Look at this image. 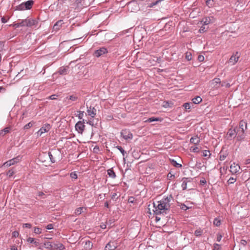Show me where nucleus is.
<instances>
[{
  "label": "nucleus",
  "mask_w": 250,
  "mask_h": 250,
  "mask_svg": "<svg viewBox=\"0 0 250 250\" xmlns=\"http://www.w3.org/2000/svg\"><path fill=\"white\" fill-rule=\"evenodd\" d=\"M12 26L13 27H14L15 28H18V27H23V25H21V21L20 22H17V23H14L12 24Z\"/></svg>",
  "instance_id": "40"
},
{
  "label": "nucleus",
  "mask_w": 250,
  "mask_h": 250,
  "mask_svg": "<svg viewBox=\"0 0 250 250\" xmlns=\"http://www.w3.org/2000/svg\"><path fill=\"white\" fill-rule=\"evenodd\" d=\"M89 4L88 0H76L75 4L76 5L75 9L80 10L84 7H86Z\"/></svg>",
  "instance_id": "4"
},
{
  "label": "nucleus",
  "mask_w": 250,
  "mask_h": 250,
  "mask_svg": "<svg viewBox=\"0 0 250 250\" xmlns=\"http://www.w3.org/2000/svg\"><path fill=\"white\" fill-rule=\"evenodd\" d=\"M235 127L233 129H229L227 133L228 139L230 140L232 138L236 137L237 133L236 132Z\"/></svg>",
  "instance_id": "13"
},
{
  "label": "nucleus",
  "mask_w": 250,
  "mask_h": 250,
  "mask_svg": "<svg viewBox=\"0 0 250 250\" xmlns=\"http://www.w3.org/2000/svg\"><path fill=\"white\" fill-rule=\"evenodd\" d=\"M190 150L191 152H198L199 151V149L197 146H191L190 148Z\"/></svg>",
  "instance_id": "41"
},
{
  "label": "nucleus",
  "mask_w": 250,
  "mask_h": 250,
  "mask_svg": "<svg viewBox=\"0 0 250 250\" xmlns=\"http://www.w3.org/2000/svg\"><path fill=\"white\" fill-rule=\"evenodd\" d=\"M65 99L71 100L72 101H75L78 99V97L75 95H71L69 97H66Z\"/></svg>",
  "instance_id": "31"
},
{
  "label": "nucleus",
  "mask_w": 250,
  "mask_h": 250,
  "mask_svg": "<svg viewBox=\"0 0 250 250\" xmlns=\"http://www.w3.org/2000/svg\"><path fill=\"white\" fill-rule=\"evenodd\" d=\"M12 161H10V160L7 161L5 163H4L3 166H5V167H8L12 165V163H11Z\"/></svg>",
  "instance_id": "51"
},
{
  "label": "nucleus",
  "mask_w": 250,
  "mask_h": 250,
  "mask_svg": "<svg viewBox=\"0 0 250 250\" xmlns=\"http://www.w3.org/2000/svg\"><path fill=\"white\" fill-rule=\"evenodd\" d=\"M34 124V123L33 121L29 122V123H28L27 124L25 125L24 126V127H23L24 129H28L30 128V127H31L33 126Z\"/></svg>",
  "instance_id": "30"
},
{
  "label": "nucleus",
  "mask_w": 250,
  "mask_h": 250,
  "mask_svg": "<svg viewBox=\"0 0 250 250\" xmlns=\"http://www.w3.org/2000/svg\"><path fill=\"white\" fill-rule=\"evenodd\" d=\"M12 161H10V160L7 161L5 163H4L3 166H5V167H8L12 165V163H11Z\"/></svg>",
  "instance_id": "50"
},
{
  "label": "nucleus",
  "mask_w": 250,
  "mask_h": 250,
  "mask_svg": "<svg viewBox=\"0 0 250 250\" xmlns=\"http://www.w3.org/2000/svg\"><path fill=\"white\" fill-rule=\"evenodd\" d=\"M85 246L86 249L90 250L92 248L93 245L90 241H87L86 242Z\"/></svg>",
  "instance_id": "33"
},
{
  "label": "nucleus",
  "mask_w": 250,
  "mask_h": 250,
  "mask_svg": "<svg viewBox=\"0 0 250 250\" xmlns=\"http://www.w3.org/2000/svg\"><path fill=\"white\" fill-rule=\"evenodd\" d=\"M15 9L16 10H26L24 7V4L22 2V3L20 4V5L16 6Z\"/></svg>",
  "instance_id": "27"
},
{
  "label": "nucleus",
  "mask_w": 250,
  "mask_h": 250,
  "mask_svg": "<svg viewBox=\"0 0 250 250\" xmlns=\"http://www.w3.org/2000/svg\"><path fill=\"white\" fill-rule=\"evenodd\" d=\"M238 128L242 129V130H246L247 129V122L244 120L241 121Z\"/></svg>",
  "instance_id": "19"
},
{
  "label": "nucleus",
  "mask_w": 250,
  "mask_h": 250,
  "mask_svg": "<svg viewBox=\"0 0 250 250\" xmlns=\"http://www.w3.org/2000/svg\"><path fill=\"white\" fill-rule=\"evenodd\" d=\"M34 232L36 234H40L42 233V229L38 227H35L34 228Z\"/></svg>",
  "instance_id": "39"
},
{
  "label": "nucleus",
  "mask_w": 250,
  "mask_h": 250,
  "mask_svg": "<svg viewBox=\"0 0 250 250\" xmlns=\"http://www.w3.org/2000/svg\"><path fill=\"white\" fill-rule=\"evenodd\" d=\"M116 148L120 150V151L122 153V155L123 156H125V151L124 150V149L121 146H117Z\"/></svg>",
  "instance_id": "46"
},
{
  "label": "nucleus",
  "mask_w": 250,
  "mask_h": 250,
  "mask_svg": "<svg viewBox=\"0 0 250 250\" xmlns=\"http://www.w3.org/2000/svg\"><path fill=\"white\" fill-rule=\"evenodd\" d=\"M45 228L47 229H48V230L53 229V225L52 224H48V225H47L45 227Z\"/></svg>",
  "instance_id": "59"
},
{
  "label": "nucleus",
  "mask_w": 250,
  "mask_h": 250,
  "mask_svg": "<svg viewBox=\"0 0 250 250\" xmlns=\"http://www.w3.org/2000/svg\"><path fill=\"white\" fill-rule=\"evenodd\" d=\"M221 86H225L227 88H229L230 86V84L229 83L226 82H223L221 83Z\"/></svg>",
  "instance_id": "44"
},
{
  "label": "nucleus",
  "mask_w": 250,
  "mask_h": 250,
  "mask_svg": "<svg viewBox=\"0 0 250 250\" xmlns=\"http://www.w3.org/2000/svg\"><path fill=\"white\" fill-rule=\"evenodd\" d=\"M14 174V172L12 170L10 169L7 173V175L9 176V177H12Z\"/></svg>",
  "instance_id": "49"
},
{
  "label": "nucleus",
  "mask_w": 250,
  "mask_h": 250,
  "mask_svg": "<svg viewBox=\"0 0 250 250\" xmlns=\"http://www.w3.org/2000/svg\"><path fill=\"white\" fill-rule=\"evenodd\" d=\"M200 142V138L197 135L191 137L190 139V143L194 145H198Z\"/></svg>",
  "instance_id": "20"
},
{
  "label": "nucleus",
  "mask_w": 250,
  "mask_h": 250,
  "mask_svg": "<svg viewBox=\"0 0 250 250\" xmlns=\"http://www.w3.org/2000/svg\"><path fill=\"white\" fill-rule=\"evenodd\" d=\"M85 125H84V120L83 121L78 122L75 125L76 130L80 134H82L84 129Z\"/></svg>",
  "instance_id": "7"
},
{
  "label": "nucleus",
  "mask_w": 250,
  "mask_h": 250,
  "mask_svg": "<svg viewBox=\"0 0 250 250\" xmlns=\"http://www.w3.org/2000/svg\"><path fill=\"white\" fill-rule=\"evenodd\" d=\"M220 248V245L218 244H214V247H213V250H219V249Z\"/></svg>",
  "instance_id": "57"
},
{
  "label": "nucleus",
  "mask_w": 250,
  "mask_h": 250,
  "mask_svg": "<svg viewBox=\"0 0 250 250\" xmlns=\"http://www.w3.org/2000/svg\"><path fill=\"white\" fill-rule=\"evenodd\" d=\"M202 233H203V230H202L201 229L196 230L194 232V234L197 237L201 236Z\"/></svg>",
  "instance_id": "29"
},
{
  "label": "nucleus",
  "mask_w": 250,
  "mask_h": 250,
  "mask_svg": "<svg viewBox=\"0 0 250 250\" xmlns=\"http://www.w3.org/2000/svg\"><path fill=\"white\" fill-rule=\"evenodd\" d=\"M227 154H221L220 156V161H224L225 158L227 157Z\"/></svg>",
  "instance_id": "55"
},
{
  "label": "nucleus",
  "mask_w": 250,
  "mask_h": 250,
  "mask_svg": "<svg viewBox=\"0 0 250 250\" xmlns=\"http://www.w3.org/2000/svg\"><path fill=\"white\" fill-rule=\"evenodd\" d=\"M204 56L202 55H199L198 57V60L200 62H203L204 60Z\"/></svg>",
  "instance_id": "52"
},
{
  "label": "nucleus",
  "mask_w": 250,
  "mask_h": 250,
  "mask_svg": "<svg viewBox=\"0 0 250 250\" xmlns=\"http://www.w3.org/2000/svg\"><path fill=\"white\" fill-rule=\"evenodd\" d=\"M236 132L237 133L236 138L238 141H241L245 137V131L238 128L237 126L235 127Z\"/></svg>",
  "instance_id": "6"
},
{
  "label": "nucleus",
  "mask_w": 250,
  "mask_h": 250,
  "mask_svg": "<svg viewBox=\"0 0 250 250\" xmlns=\"http://www.w3.org/2000/svg\"><path fill=\"white\" fill-rule=\"evenodd\" d=\"M83 111H79V114H78V117L80 119H82L83 118Z\"/></svg>",
  "instance_id": "58"
},
{
  "label": "nucleus",
  "mask_w": 250,
  "mask_h": 250,
  "mask_svg": "<svg viewBox=\"0 0 250 250\" xmlns=\"http://www.w3.org/2000/svg\"><path fill=\"white\" fill-rule=\"evenodd\" d=\"M121 135L125 140L132 138V134L127 130H123L121 132Z\"/></svg>",
  "instance_id": "11"
},
{
  "label": "nucleus",
  "mask_w": 250,
  "mask_h": 250,
  "mask_svg": "<svg viewBox=\"0 0 250 250\" xmlns=\"http://www.w3.org/2000/svg\"><path fill=\"white\" fill-rule=\"evenodd\" d=\"M70 177H71V178L74 179H76L78 178L77 174L76 173V172H71L70 173Z\"/></svg>",
  "instance_id": "47"
},
{
  "label": "nucleus",
  "mask_w": 250,
  "mask_h": 250,
  "mask_svg": "<svg viewBox=\"0 0 250 250\" xmlns=\"http://www.w3.org/2000/svg\"><path fill=\"white\" fill-rule=\"evenodd\" d=\"M96 109L94 107L91 108L90 106L89 109H87V113L89 116H90L91 117H94L96 115Z\"/></svg>",
  "instance_id": "22"
},
{
  "label": "nucleus",
  "mask_w": 250,
  "mask_h": 250,
  "mask_svg": "<svg viewBox=\"0 0 250 250\" xmlns=\"http://www.w3.org/2000/svg\"><path fill=\"white\" fill-rule=\"evenodd\" d=\"M239 56H238V52H236L235 54H233L229 59V62L231 63L232 64H234L236 63L238 60Z\"/></svg>",
  "instance_id": "14"
},
{
  "label": "nucleus",
  "mask_w": 250,
  "mask_h": 250,
  "mask_svg": "<svg viewBox=\"0 0 250 250\" xmlns=\"http://www.w3.org/2000/svg\"><path fill=\"white\" fill-rule=\"evenodd\" d=\"M240 169V167L238 165L235 164V163H233V164L231 165L230 167V171L232 173H236L237 172H239Z\"/></svg>",
  "instance_id": "16"
},
{
  "label": "nucleus",
  "mask_w": 250,
  "mask_h": 250,
  "mask_svg": "<svg viewBox=\"0 0 250 250\" xmlns=\"http://www.w3.org/2000/svg\"><path fill=\"white\" fill-rule=\"evenodd\" d=\"M21 25L23 27L26 26L28 27H31L34 26L36 27L38 24V21L36 19L27 18L25 20L21 21Z\"/></svg>",
  "instance_id": "2"
},
{
  "label": "nucleus",
  "mask_w": 250,
  "mask_h": 250,
  "mask_svg": "<svg viewBox=\"0 0 250 250\" xmlns=\"http://www.w3.org/2000/svg\"><path fill=\"white\" fill-rule=\"evenodd\" d=\"M215 18L212 16H209L207 17L204 18L202 21L204 22V25H208L209 23H213L215 21Z\"/></svg>",
  "instance_id": "12"
},
{
  "label": "nucleus",
  "mask_w": 250,
  "mask_h": 250,
  "mask_svg": "<svg viewBox=\"0 0 250 250\" xmlns=\"http://www.w3.org/2000/svg\"><path fill=\"white\" fill-rule=\"evenodd\" d=\"M193 104H199L200 102H202V98L200 96H197L192 100Z\"/></svg>",
  "instance_id": "24"
},
{
  "label": "nucleus",
  "mask_w": 250,
  "mask_h": 250,
  "mask_svg": "<svg viewBox=\"0 0 250 250\" xmlns=\"http://www.w3.org/2000/svg\"><path fill=\"white\" fill-rule=\"evenodd\" d=\"M83 208H82V207H80V208H77L75 211V215H78L81 214L82 213V212H83Z\"/></svg>",
  "instance_id": "32"
},
{
  "label": "nucleus",
  "mask_w": 250,
  "mask_h": 250,
  "mask_svg": "<svg viewBox=\"0 0 250 250\" xmlns=\"http://www.w3.org/2000/svg\"><path fill=\"white\" fill-rule=\"evenodd\" d=\"M21 156H18L13 159L10 160V161H12L11 163H12V165H13L19 162L20 161H21Z\"/></svg>",
  "instance_id": "26"
},
{
  "label": "nucleus",
  "mask_w": 250,
  "mask_h": 250,
  "mask_svg": "<svg viewBox=\"0 0 250 250\" xmlns=\"http://www.w3.org/2000/svg\"><path fill=\"white\" fill-rule=\"evenodd\" d=\"M19 235V233L17 231H14L12 232V237L14 238H17L18 237Z\"/></svg>",
  "instance_id": "53"
},
{
  "label": "nucleus",
  "mask_w": 250,
  "mask_h": 250,
  "mask_svg": "<svg viewBox=\"0 0 250 250\" xmlns=\"http://www.w3.org/2000/svg\"><path fill=\"white\" fill-rule=\"evenodd\" d=\"M186 58L187 60L190 61L192 59V55L190 52H187L186 54Z\"/></svg>",
  "instance_id": "45"
},
{
  "label": "nucleus",
  "mask_w": 250,
  "mask_h": 250,
  "mask_svg": "<svg viewBox=\"0 0 250 250\" xmlns=\"http://www.w3.org/2000/svg\"><path fill=\"white\" fill-rule=\"evenodd\" d=\"M63 23L62 21H58L53 26V29L54 31H58L60 29Z\"/></svg>",
  "instance_id": "21"
},
{
  "label": "nucleus",
  "mask_w": 250,
  "mask_h": 250,
  "mask_svg": "<svg viewBox=\"0 0 250 250\" xmlns=\"http://www.w3.org/2000/svg\"><path fill=\"white\" fill-rule=\"evenodd\" d=\"M58 97V95H52L50 96L47 99L50 100H55L57 99V97Z\"/></svg>",
  "instance_id": "56"
},
{
  "label": "nucleus",
  "mask_w": 250,
  "mask_h": 250,
  "mask_svg": "<svg viewBox=\"0 0 250 250\" xmlns=\"http://www.w3.org/2000/svg\"><path fill=\"white\" fill-rule=\"evenodd\" d=\"M1 22L3 23H5L7 22V20L5 19V17H3L1 19Z\"/></svg>",
  "instance_id": "64"
},
{
  "label": "nucleus",
  "mask_w": 250,
  "mask_h": 250,
  "mask_svg": "<svg viewBox=\"0 0 250 250\" xmlns=\"http://www.w3.org/2000/svg\"><path fill=\"white\" fill-rule=\"evenodd\" d=\"M173 201V197L170 195L167 197L163 198L157 203H153V207L155 208L154 209V213L156 214H167L170 210L171 202Z\"/></svg>",
  "instance_id": "1"
},
{
  "label": "nucleus",
  "mask_w": 250,
  "mask_h": 250,
  "mask_svg": "<svg viewBox=\"0 0 250 250\" xmlns=\"http://www.w3.org/2000/svg\"><path fill=\"white\" fill-rule=\"evenodd\" d=\"M48 155H49V158L50 159V161H51V162L52 163H54L55 162L56 160H55V158L54 157V156H53V154L51 153V152H49L48 153Z\"/></svg>",
  "instance_id": "42"
},
{
  "label": "nucleus",
  "mask_w": 250,
  "mask_h": 250,
  "mask_svg": "<svg viewBox=\"0 0 250 250\" xmlns=\"http://www.w3.org/2000/svg\"><path fill=\"white\" fill-rule=\"evenodd\" d=\"M191 105H193V103H185L183 105L184 107L186 109H189L191 108Z\"/></svg>",
  "instance_id": "36"
},
{
  "label": "nucleus",
  "mask_w": 250,
  "mask_h": 250,
  "mask_svg": "<svg viewBox=\"0 0 250 250\" xmlns=\"http://www.w3.org/2000/svg\"><path fill=\"white\" fill-rule=\"evenodd\" d=\"M202 153H203V156L204 157L208 156L209 157L210 156V155H211L210 151L209 150H207L203 151Z\"/></svg>",
  "instance_id": "38"
},
{
  "label": "nucleus",
  "mask_w": 250,
  "mask_h": 250,
  "mask_svg": "<svg viewBox=\"0 0 250 250\" xmlns=\"http://www.w3.org/2000/svg\"><path fill=\"white\" fill-rule=\"evenodd\" d=\"M34 240H35V239L32 237H29L27 239V241L30 243H33V242H34Z\"/></svg>",
  "instance_id": "60"
},
{
  "label": "nucleus",
  "mask_w": 250,
  "mask_h": 250,
  "mask_svg": "<svg viewBox=\"0 0 250 250\" xmlns=\"http://www.w3.org/2000/svg\"><path fill=\"white\" fill-rule=\"evenodd\" d=\"M51 127V125L48 124L44 125L37 132L38 136H41L43 133L47 132Z\"/></svg>",
  "instance_id": "5"
},
{
  "label": "nucleus",
  "mask_w": 250,
  "mask_h": 250,
  "mask_svg": "<svg viewBox=\"0 0 250 250\" xmlns=\"http://www.w3.org/2000/svg\"><path fill=\"white\" fill-rule=\"evenodd\" d=\"M182 187L183 190H185L187 188V184L188 182H191V178L184 177L182 179Z\"/></svg>",
  "instance_id": "15"
},
{
  "label": "nucleus",
  "mask_w": 250,
  "mask_h": 250,
  "mask_svg": "<svg viewBox=\"0 0 250 250\" xmlns=\"http://www.w3.org/2000/svg\"><path fill=\"white\" fill-rule=\"evenodd\" d=\"M10 127H6L0 131V136H4L6 133L9 132Z\"/></svg>",
  "instance_id": "23"
},
{
  "label": "nucleus",
  "mask_w": 250,
  "mask_h": 250,
  "mask_svg": "<svg viewBox=\"0 0 250 250\" xmlns=\"http://www.w3.org/2000/svg\"><path fill=\"white\" fill-rule=\"evenodd\" d=\"M236 181V179L233 177H230L228 181L229 184H233Z\"/></svg>",
  "instance_id": "43"
},
{
  "label": "nucleus",
  "mask_w": 250,
  "mask_h": 250,
  "mask_svg": "<svg viewBox=\"0 0 250 250\" xmlns=\"http://www.w3.org/2000/svg\"><path fill=\"white\" fill-rule=\"evenodd\" d=\"M171 164L176 167H182V165L178 163L176 161L172 160L171 161Z\"/></svg>",
  "instance_id": "35"
},
{
  "label": "nucleus",
  "mask_w": 250,
  "mask_h": 250,
  "mask_svg": "<svg viewBox=\"0 0 250 250\" xmlns=\"http://www.w3.org/2000/svg\"><path fill=\"white\" fill-rule=\"evenodd\" d=\"M107 174L109 176L112 178H114L116 177V174L112 168L109 169L107 171Z\"/></svg>",
  "instance_id": "25"
},
{
  "label": "nucleus",
  "mask_w": 250,
  "mask_h": 250,
  "mask_svg": "<svg viewBox=\"0 0 250 250\" xmlns=\"http://www.w3.org/2000/svg\"><path fill=\"white\" fill-rule=\"evenodd\" d=\"M213 85V87L217 88H219L221 84V80L219 78H214L212 81L211 83Z\"/></svg>",
  "instance_id": "17"
},
{
  "label": "nucleus",
  "mask_w": 250,
  "mask_h": 250,
  "mask_svg": "<svg viewBox=\"0 0 250 250\" xmlns=\"http://www.w3.org/2000/svg\"><path fill=\"white\" fill-rule=\"evenodd\" d=\"M38 249L41 250H51L53 249V242L48 241V238H43V242L41 243Z\"/></svg>",
  "instance_id": "3"
},
{
  "label": "nucleus",
  "mask_w": 250,
  "mask_h": 250,
  "mask_svg": "<svg viewBox=\"0 0 250 250\" xmlns=\"http://www.w3.org/2000/svg\"><path fill=\"white\" fill-rule=\"evenodd\" d=\"M67 69L64 67H61L59 69V73L61 75H65L66 74Z\"/></svg>",
  "instance_id": "34"
},
{
  "label": "nucleus",
  "mask_w": 250,
  "mask_h": 250,
  "mask_svg": "<svg viewBox=\"0 0 250 250\" xmlns=\"http://www.w3.org/2000/svg\"><path fill=\"white\" fill-rule=\"evenodd\" d=\"M65 249V247L61 243L57 241L53 242V250H63Z\"/></svg>",
  "instance_id": "10"
},
{
  "label": "nucleus",
  "mask_w": 250,
  "mask_h": 250,
  "mask_svg": "<svg viewBox=\"0 0 250 250\" xmlns=\"http://www.w3.org/2000/svg\"><path fill=\"white\" fill-rule=\"evenodd\" d=\"M206 2V4L208 6H212L213 4V0H207Z\"/></svg>",
  "instance_id": "48"
},
{
  "label": "nucleus",
  "mask_w": 250,
  "mask_h": 250,
  "mask_svg": "<svg viewBox=\"0 0 250 250\" xmlns=\"http://www.w3.org/2000/svg\"><path fill=\"white\" fill-rule=\"evenodd\" d=\"M213 224L216 226H219L221 225V221L219 219L216 218L214 219Z\"/></svg>",
  "instance_id": "37"
},
{
  "label": "nucleus",
  "mask_w": 250,
  "mask_h": 250,
  "mask_svg": "<svg viewBox=\"0 0 250 250\" xmlns=\"http://www.w3.org/2000/svg\"><path fill=\"white\" fill-rule=\"evenodd\" d=\"M181 208V209L185 210H187L188 208L184 204L182 205Z\"/></svg>",
  "instance_id": "63"
},
{
  "label": "nucleus",
  "mask_w": 250,
  "mask_h": 250,
  "mask_svg": "<svg viewBox=\"0 0 250 250\" xmlns=\"http://www.w3.org/2000/svg\"><path fill=\"white\" fill-rule=\"evenodd\" d=\"M160 120L159 118L151 117V118H149L148 119H147L145 121V122L150 123V122H154V121H159Z\"/></svg>",
  "instance_id": "28"
},
{
  "label": "nucleus",
  "mask_w": 250,
  "mask_h": 250,
  "mask_svg": "<svg viewBox=\"0 0 250 250\" xmlns=\"http://www.w3.org/2000/svg\"><path fill=\"white\" fill-rule=\"evenodd\" d=\"M222 238V236L220 234H217V241L220 242Z\"/></svg>",
  "instance_id": "61"
},
{
  "label": "nucleus",
  "mask_w": 250,
  "mask_h": 250,
  "mask_svg": "<svg viewBox=\"0 0 250 250\" xmlns=\"http://www.w3.org/2000/svg\"><path fill=\"white\" fill-rule=\"evenodd\" d=\"M22 227H23V228H27L30 229L32 227V225L30 223H25V224H23Z\"/></svg>",
  "instance_id": "54"
},
{
  "label": "nucleus",
  "mask_w": 250,
  "mask_h": 250,
  "mask_svg": "<svg viewBox=\"0 0 250 250\" xmlns=\"http://www.w3.org/2000/svg\"><path fill=\"white\" fill-rule=\"evenodd\" d=\"M107 53V49L105 47H101L99 49L96 50L94 52V56L96 57H99L102 55Z\"/></svg>",
  "instance_id": "8"
},
{
  "label": "nucleus",
  "mask_w": 250,
  "mask_h": 250,
  "mask_svg": "<svg viewBox=\"0 0 250 250\" xmlns=\"http://www.w3.org/2000/svg\"><path fill=\"white\" fill-rule=\"evenodd\" d=\"M33 244L35 245V246H40L41 243L39 242L38 241L34 240V242H33Z\"/></svg>",
  "instance_id": "62"
},
{
  "label": "nucleus",
  "mask_w": 250,
  "mask_h": 250,
  "mask_svg": "<svg viewBox=\"0 0 250 250\" xmlns=\"http://www.w3.org/2000/svg\"><path fill=\"white\" fill-rule=\"evenodd\" d=\"M117 247V243L114 241H110L105 247V250H114Z\"/></svg>",
  "instance_id": "9"
},
{
  "label": "nucleus",
  "mask_w": 250,
  "mask_h": 250,
  "mask_svg": "<svg viewBox=\"0 0 250 250\" xmlns=\"http://www.w3.org/2000/svg\"><path fill=\"white\" fill-rule=\"evenodd\" d=\"M24 5V7L26 10H29L30 9L33 4H34V1L32 0H29L25 2H23Z\"/></svg>",
  "instance_id": "18"
}]
</instances>
